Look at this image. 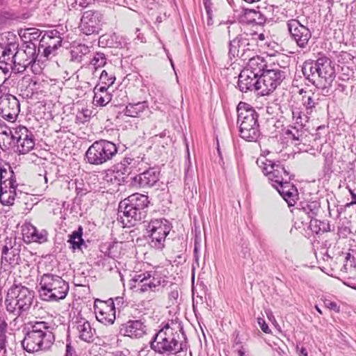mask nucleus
Returning <instances> with one entry per match:
<instances>
[{
    "mask_svg": "<svg viewBox=\"0 0 356 356\" xmlns=\"http://www.w3.org/2000/svg\"><path fill=\"white\" fill-rule=\"evenodd\" d=\"M63 38L58 31L54 29L46 32L40 40L38 51L43 49V56L49 58L54 56L58 48L61 46Z\"/></svg>",
    "mask_w": 356,
    "mask_h": 356,
    "instance_id": "a211bd4d",
    "label": "nucleus"
},
{
    "mask_svg": "<svg viewBox=\"0 0 356 356\" xmlns=\"http://www.w3.org/2000/svg\"><path fill=\"white\" fill-rule=\"evenodd\" d=\"M83 228L79 226L78 229L74 231L70 236L67 243H70V248L75 251L76 250H81L82 246L85 245L84 241L82 238Z\"/></svg>",
    "mask_w": 356,
    "mask_h": 356,
    "instance_id": "473e14b6",
    "label": "nucleus"
},
{
    "mask_svg": "<svg viewBox=\"0 0 356 356\" xmlns=\"http://www.w3.org/2000/svg\"><path fill=\"white\" fill-rule=\"evenodd\" d=\"M109 86H107L106 85H103V86H101L99 87V86H96L94 88V93L96 92H99L100 93H102V94H104V93H108L107 92V89L108 88Z\"/></svg>",
    "mask_w": 356,
    "mask_h": 356,
    "instance_id": "864d4df0",
    "label": "nucleus"
},
{
    "mask_svg": "<svg viewBox=\"0 0 356 356\" xmlns=\"http://www.w3.org/2000/svg\"><path fill=\"white\" fill-rule=\"evenodd\" d=\"M99 80L102 85L111 86L114 83L115 77L113 74L108 75L106 70H103L100 74Z\"/></svg>",
    "mask_w": 356,
    "mask_h": 356,
    "instance_id": "c03bdc74",
    "label": "nucleus"
},
{
    "mask_svg": "<svg viewBox=\"0 0 356 356\" xmlns=\"http://www.w3.org/2000/svg\"><path fill=\"white\" fill-rule=\"evenodd\" d=\"M289 187L287 191L283 192L282 197L288 203L289 206H293L298 199V190L294 185H287Z\"/></svg>",
    "mask_w": 356,
    "mask_h": 356,
    "instance_id": "58836bf2",
    "label": "nucleus"
},
{
    "mask_svg": "<svg viewBox=\"0 0 356 356\" xmlns=\"http://www.w3.org/2000/svg\"><path fill=\"white\" fill-rule=\"evenodd\" d=\"M286 26L291 40L300 48H306L312 37V32L309 29L296 19L289 20Z\"/></svg>",
    "mask_w": 356,
    "mask_h": 356,
    "instance_id": "f3484780",
    "label": "nucleus"
},
{
    "mask_svg": "<svg viewBox=\"0 0 356 356\" xmlns=\"http://www.w3.org/2000/svg\"><path fill=\"white\" fill-rule=\"evenodd\" d=\"M8 94H5V92L3 91L2 86H0V99L1 97H8Z\"/></svg>",
    "mask_w": 356,
    "mask_h": 356,
    "instance_id": "e2e57ef3",
    "label": "nucleus"
},
{
    "mask_svg": "<svg viewBox=\"0 0 356 356\" xmlns=\"http://www.w3.org/2000/svg\"><path fill=\"white\" fill-rule=\"evenodd\" d=\"M149 232L150 241L149 244L151 247L156 249H162L164 247V242L167 235L160 234L156 232L148 231Z\"/></svg>",
    "mask_w": 356,
    "mask_h": 356,
    "instance_id": "c9c22d12",
    "label": "nucleus"
},
{
    "mask_svg": "<svg viewBox=\"0 0 356 356\" xmlns=\"http://www.w3.org/2000/svg\"><path fill=\"white\" fill-rule=\"evenodd\" d=\"M160 171L155 168H150L143 173L136 176L134 181L140 188H151L159 181Z\"/></svg>",
    "mask_w": 356,
    "mask_h": 356,
    "instance_id": "5701e85b",
    "label": "nucleus"
},
{
    "mask_svg": "<svg viewBox=\"0 0 356 356\" xmlns=\"http://www.w3.org/2000/svg\"><path fill=\"white\" fill-rule=\"evenodd\" d=\"M149 204L148 196L134 193L122 200L118 206V216L127 227H134L145 218Z\"/></svg>",
    "mask_w": 356,
    "mask_h": 356,
    "instance_id": "20e7f679",
    "label": "nucleus"
},
{
    "mask_svg": "<svg viewBox=\"0 0 356 356\" xmlns=\"http://www.w3.org/2000/svg\"><path fill=\"white\" fill-rule=\"evenodd\" d=\"M324 305L325 306L336 312H339V307L337 305V304L335 302H332L330 300H324Z\"/></svg>",
    "mask_w": 356,
    "mask_h": 356,
    "instance_id": "8fccbe9b",
    "label": "nucleus"
},
{
    "mask_svg": "<svg viewBox=\"0 0 356 356\" xmlns=\"http://www.w3.org/2000/svg\"><path fill=\"white\" fill-rule=\"evenodd\" d=\"M15 127H8L4 122L0 121V148L8 149L12 146V138Z\"/></svg>",
    "mask_w": 356,
    "mask_h": 356,
    "instance_id": "c85d7f7f",
    "label": "nucleus"
},
{
    "mask_svg": "<svg viewBox=\"0 0 356 356\" xmlns=\"http://www.w3.org/2000/svg\"><path fill=\"white\" fill-rule=\"evenodd\" d=\"M16 175L10 165L0 168V202L3 205L14 204L15 197L22 191L17 188Z\"/></svg>",
    "mask_w": 356,
    "mask_h": 356,
    "instance_id": "1a4fd4ad",
    "label": "nucleus"
},
{
    "mask_svg": "<svg viewBox=\"0 0 356 356\" xmlns=\"http://www.w3.org/2000/svg\"><path fill=\"white\" fill-rule=\"evenodd\" d=\"M257 164L273 184H282L283 181L291 180L294 177L284 168L280 161H273L259 158Z\"/></svg>",
    "mask_w": 356,
    "mask_h": 356,
    "instance_id": "f8f14e48",
    "label": "nucleus"
},
{
    "mask_svg": "<svg viewBox=\"0 0 356 356\" xmlns=\"http://www.w3.org/2000/svg\"><path fill=\"white\" fill-rule=\"evenodd\" d=\"M95 312L99 322L104 325H112L115 319V302H102V307L95 308Z\"/></svg>",
    "mask_w": 356,
    "mask_h": 356,
    "instance_id": "4be33fe9",
    "label": "nucleus"
},
{
    "mask_svg": "<svg viewBox=\"0 0 356 356\" xmlns=\"http://www.w3.org/2000/svg\"><path fill=\"white\" fill-rule=\"evenodd\" d=\"M238 354L239 356H244L245 355V349L243 346H241V348L237 350Z\"/></svg>",
    "mask_w": 356,
    "mask_h": 356,
    "instance_id": "680f3d73",
    "label": "nucleus"
},
{
    "mask_svg": "<svg viewBox=\"0 0 356 356\" xmlns=\"http://www.w3.org/2000/svg\"><path fill=\"white\" fill-rule=\"evenodd\" d=\"M286 78V72L279 65L270 64L269 67L259 76L260 92L262 96L273 92Z\"/></svg>",
    "mask_w": 356,
    "mask_h": 356,
    "instance_id": "ddd939ff",
    "label": "nucleus"
},
{
    "mask_svg": "<svg viewBox=\"0 0 356 356\" xmlns=\"http://www.w3.org/2000/svg\"><path fill=\"white\" fill-rule=\"evenodd\" d=\"M19 35L22 41V46H37L35 42H31L29 33L28 32V29H24V31H20Z\"/></svg>",
    "mask_w": 356,
    "mask_h": 356,
    "instance_id": "a18cd8bd",
    "label": "nucleus"
},
{
    "mask_svg": "<svg viewBox=\"0 0 356 356\" xmlns=\"http://www.w3.org/2000/svg\"><path fill=\"white\" fill-rule=\"evenodd\" d=\"M7 328V324L1 317H0V334H6V331Z\"/></svg>",
    "mask_w": 356,
    "mask_h": 356,
    "instance_id": "6e6d98bb",
    "label": "nucleus"
},
{
    "mask_svg": "<svg viewBox=\"0 0 356 356\" xmlns=\"http://www.w3.org/2000/svg\"><path fill=\"white\" fill-rule=\"evenodd\" d=\"M23 238L26 243H44L47 241L48 233L46 230L39 231L35 227L29 225L22 229Z\"/></svg>",
    "mask_w": 356,
    "mask_h": 356,
    "instance_id": "b1692460",
    "label": "nucleus"
},
{
    "mask_svg": "<svg viewBox=\"0 0 356 356\" xmlns=\"http://www.w3.org/2000/svg\"><path fill=\"white\" fill-rule=\"evenodd\" d=\"M11 106L15 107L14 111H3V112H0V114H1L3 118L6 119L7 120L10 122H13L15 120L19 111H16V107L15 104H11Z\"/></svg>",
    "mask_w": 356,
    "mask_h": 356,
    "instance_id": "49530a36",
    "label": "nucleus"
},
{
    "mask_svg": "<svg viewBox=\"0 0 356 356\" xmlns=\"http://www.w3.org/2000/svg\"><path fill=\"white\" fill-rule=\"evenodd\" d=\"M11 104H15L16 111H19V102L14 95H8V97H1L0 99V108L2 110L1 112L14 111L15 107L11 106Z\"/></svg>",
    "mask_w": 356,
    "mask_h": 356,
    "instance_id": "f704fd0d",
    "label": "nucleus"
},
{
    "mask_svg": "<svg viewBox=\"0 0 356 356\" xmlns=\"http://www.w3.org/2000/svg\"><path fill=\"white\" fill-rule=\"evenodd\" d=\"M106 63V58L104 54L100 52H97L90 61V64L92 65L95 69L103 67Z\"/></svg>",
    "mask_w": 356,
    "mask_h": 356,
    "instance_id": "37998d69",
    "label": "nucleus"
},
{
    "mask_svg": "<svg viewBox=\"0 0 356 356\" xmlns=\"http://www.w3.org/2000/svg\"><path fill=\"white\" fill-rule=\"evenodd\" d=\"M39 52L37 46H21V48L15 51L14 60H17V65L25 70L35 63Z\"/></svg>",
    "mask_w": 356,
    "mask_h": 356,
    "instance_id": "6ab92c4d",
    "label": "nucleus"
},
{
    "mask_svg": "<svg viewBox=\"0 0 356 356\" xmlns=\"http://www.w3.org/2000/svg\"><path fill=\"white\" fill-rule=\"evenodd\" d=\"M350 195H351L352 201L349 204L350 205L355 204H356V194L354 192H353L352 191H350Z\"/></svg>",
    "mask_w": 356,
    "mask_h": 356,
    "instance_id": "bf43d9fd",
    "label": "nucleus"
},
{
    "mask_svg": "<svg viewBox=\"0 0 356 356\" xmlns=\"http://www.w3.org/2000/svg\"><path fill=\"white\" fill-rule=\"evenodd\" d=\"M119 332L124 336L139 339L146 334L147 326L142 320H129L120 325Z\"/></svg>",
    "mask_w": 356,
    "mask_h": 356,
    "instance_id": "aec40b11",
    "label": "nucleus"
},
{
    "mask_svg": "<svg viewBox=\"0 0 356 356\" xmlns=\"http://www.w3.org/2000/svg\"><path fill=\"white\" fill-rule=\"evenodd\" d=\"M247 60H248V65L244 69L248 70L257 77L261 76V74H264L266 70L269 67L266 60L259 56H256V54L252 58H248Z\"/></svg>",
    "mask_w": 356,
    "mask_h": 356,
    "instance_id": "a878e982",
    "label": "nucleus"
},
{
    "mask_svg": "<svg viewBox=\"0 0 356 356\" xmlns=\"http://www.w3.org/2000/svg\"><path fill=\"white\" fill-rule=\"evenodd\" d=\"M207 15V25L211 26L213 24V20H212V11L211 9L209 8V6L207 4V3H204Z\"/></svg>",
    "mask_w": 356,
    "mask_h": 356,
    "instance_id": "603ef678",
    "label": "nucleus"
},
{
    "mask_svg": "<svg viewBox=\"0 0 356 356\" xmlns=\"http://www.w3.org/2000/svg\"><path fill=\"white\" fill-rule=\"evenodd\" d=\"M117 152L118 148L115 143L106 140H99L89 147L85 156L87 163L99 165L111 160Z\"/></svg>",
    "mask_w": 356,
    "mask_h": 356,
    "instance_id": "9d476101",
    "label": "nucleus"
},
{
    "mask_svg": "<svg viewBox=\"0 0 356 356\" xmlns=\"http://www.w3.org/2000/svg\"><path fill=\"white\" fill-rule=\"evenodd\" d=\"M179 296L177 290H173L169 293V298L170 299L177 300Z\"/></svg>",
    "mask_w": 356,
    "mask_h": 356,
    "instance_id": "13d9d810",
    "label": "nucleus"
},
{
    "mask_svg": "<svg viewBox=\"0 0 356 356\" xmlns=\"http://www.w3.org/2000/svg\"><path fill=\"white\" fill-rule=\"evenodd\" d=\"M28 32L29 33L31 42H35V41H38V38L42 34V31L40 29L35 28H29Z\"/></svg>",
    "mask_w": 356,
    "mask_h": 356,
    "instance_id": "09e8293b",
    "label": "nucleus"
},
{
    "mask_svg": "<svg viewBox=\"0 0 356 356\" xmlns=\"http://www.w3.org/2000/svg\"><path fill=\"white\" fill-rule=\"evenodd\" d=\"M147 108L148 104L145 101L129 103L124 110V113L129 117L138 118Z\"/></svg>",
    "mask_w": 356,
    "mask_h": 356,
    "instance_id": "7c9ffc66",
    "label": "nucleus"
},
{
    "mask_svg": "<svg viewBox=\"0 0 356 356\" xmlns=\"http://www.w3.org/2000/svg\"><path fill=\"white\" fill-rule=\"evenodd\" d=\"M293 120L295 121V124L297 127L304 128L305 122L308 120L309 115H302V111L299 108H295L292 111Z\"/></svg>",
    "mask_w": 356,
    "mask_h": 356,
    "instance_id": "ea45409f",
    "label": "nucleus"
},
{
    "mask_svg": "<svg viewBox=\"0 0 356 356\" xmlns=\"http://www.w3.org/2000/svg\"><path fill=\"white\" fill-rule=\"evenodd\" d=\"M181 332L184 334L183 328L173 323L163 325L157 331L149 342L150 348L156 353L170 355L187 350L186 342L181 341Z\"/></svg>",
    "mask_w": 356,
    "mask_h": 356,
    "instance_id": "f257e3e1",
    "label": "nucleus"
},
{
    "mask_svg": "<svg viewBox=\"0 0 356 356\" xmlns=\"http://www.w3.org/2000/svg\"><path fill=\"white\" fill-rule=\"evenodd\" d=\"M113 356H127L123 352H116Z\"/></svg>",
    "mask_w": 356,
    "mask_h": 356,
    "instance_id": "774afa93",
    "label": "nucleus"
},
{
    "mask_svg": "<svg viewBox=\"0 0 356 356\" xmlns=\"http://www.w3.org/2000/svg\"><path fill=\"white\" fill-rule=\"evenodd\" d=\"M90 51L88 46L82 44L72 47L71 49L72 60L76 62H81L82 57Z\"/></svg>",
    "mask_w": 356,
    "mask_h": 356,
    "instance_id": "e433bc0d",
    "label": "nucleus"
},
{
    "mask_svg": "<svg viewBox=\"0 0 356 356\" xmlns=\"http://www.w3.org/2000/svg\"><path fill=\"white\" fill-rule=\"evenodd\" d=\"M237 113L240 136L247 141H257L260 136L258 113L251 105L242 102L237 106Z\"/></svg>",
    "mask_w": 356,
    "mask_h": 356,
    "instance_id": "423d86ee",
    "label": "nucleus"
},
{
    "mask_svg": "<svg viewBox=\"0 0 356 356\" xmlns=\"http://www.w3.org/2000/svg\"><path fill=\"white\" fill-rule=\"evenodd\" d=\"M347 264L349 263L350 266H356V262L354 261V257H352L350 254H348L346 256Z\"/></svg>",
    "mask_w": 356,
    "mask_h": 356,
    "instance_id": "4d7b16f0",
    "label": "nucleus"
},
{
    "mask_svg": "<svg viewBox=\"0 0 356 356\" xmlns=\"http://www.w3.org/2000/svg\"><path fill=\"white\" fill-rule=\"evenodd\" d=\"M300 355H302V356H308L307 355V349L305 348H301L300 349Z\"/></svg>",
    "mask_w": 356,
    "mask_h": 356,
    "instance_id": "0e129e2a",
    "label": "nucleus"
},
{
    "mask_svg": "<svg viewBox=\"0 0 356 356\" xmlns=\"http://www.w3.org/2000/svg\"><path fill=\"white\" fill-rule=\"evenodd\" d=\"M318 98L314 97V93H307L305 92V95L302 97V103L307 115H311L316 112V107L318 104Z\"/></svg>",
    "mask_w": 356,
    "mask_h": 356,
    "instance_id": "72a5a7b5",
    "label": "nucleus"
},
{
    "mask_svg": "<svg viewBox=\"0 0 356 356\" xmlns=\"http://www.w3.org/2000/svg\"><path fill=\"white\" fill-rule=\"evenodd\" d=\"M34 294L33 291L21 283L14 282L9 288L5 303L7 312L15 316L14 321L29 313L33 304Z\"/></svg>",
    "mask_w": 356,
    "mask_h": 356,
    "instance_id": "39448f33",
    "label": "nucleus"
},
{
    "mask_svg": "<svg viewBox=\"0 0 356 356\" xmlns=\"http://www.w3.org/2000/svg\"><path fill=\"white\" fill-rule=\"evenodd\" d=\"M39 293L46 301H58L64 299L69 291V284L60 276L45 273L40 280Z\"/></svg>",
    "mask_w": 356,
    "mask_h": 356,
    "instance_id": "0eeeda50",
    "label": "nucleus"
},
{
    "mask_svg": "<svg viewBox=\"0 0 356 356\" xmlns=\"http://www.w3.org/2000/svg\"><path fill=\"white\" fill-rule=\"evenodd\" d=\"M18 45L15 43H8L4 48H2L1 55L0 56V63L5 64L12 67L13 65H17V60H14L15 57V51Z\"/></svg>",
    "mask_w": 356,
    "mask_h": 356,
    "instance_id": "bb28decb",
    "label": "nucleus"
},
{
    "mask_svg": "<svg viewBox=\"0 0 356 356\" xmlns=\"http://www.w3.org/2000/svg\"><path fill=\"white\" fill-rule=\"evenodd\" d=\"M111 100V96L109 93H100L95 92L93 97V104L95 106H104Z\"/></svg>",
    "mask_w": 356,
    "mask_h": 356,
    "instance_id": "a19ab883",
    "label": "nucleus"
},
{
    "mask_svg": "<svg viewBox=\"0 0 356 356\" xmlns=\"http://www.w3.org/2000/svg\"><path fill=\"white\" fill-rule=\"evenodd\" d=\"M20 251V245L17 244L16 238L6 237L1 248V266L13 268L19 265L21 261Z\"/></svg>",
    "mask_w": 356,
    "mask_h": 356,
    "instance_id": "2eb2a0df",
    "label": "nucleus"
},
{
    "mask_svg": "<svg viewBox=\"0 0 356 356\" xmlns=\"http://www.w3.org/2000/svg\"><path fill=\"white\" fill-rule=\"evenodd\" d=\"M23 332L22 346L27 353L45 351L54 341V335L45 321H30L25 324Z\"/></svg>",
    "mask_w": 356,
    "mask_h": 356,
    "instance_id": "f03ea898",
    "label": "nucleus"
},
{
    "mask_svg": "<svg viewBox=\"0 0 356 356\" xmlns=\"http://www.w3.org/2000/svg\"><path fill=\"white\" fill-rule=\"evenodd\" d=\"M298 211L306 214L309 218L313 219L320 211V203L317 201L301 202Z\"/></svg>",
    "mask_w": 356,
    "mask_h": 356,
    "instance_id": "2f4dec72",
    "label": "nucleus"
},
{
    "mask_svg": "<svg viewBox=\"0 0 356 356\" xmlns=\"http://www.w3.org/2000/svg\"><path fill=\"white\" fill-rule=\"evenodd\" d=\"M191 161H188V166L187 168V169L186 170V176H188L190 175V172H191Z\"/></svg>",
    "mask_w": 356,
    "mask_h": 356,
    "instance_id": "69168bd1",
    "label": "nucleus"
},
{
    "mask_svg": "<svg viewBox=\"0 0 356 356\" xmlns=\"http://www.w3.org/2000/svg\"><path fill=\"white\" fill-rule=\"evenodd\" d=\"M291 180L283 181L282 184H273V186L277 190L280 195H283V192L287 191L289 187H287V185H293L290 182Z\"/></svg>",
    "mask_w": 356,
    "mask_h": 356,
    "instance_id": "de8ad7c7",
    "label": "nucleus"
},
{
    "mask_svg": "<svg viewBox=\"0 0 356 356\" xmlns=\"http://www.w3.org/2000/svg\"><path fill=\"white\" fill-rule=\"evenodd\" d=\"M257 38L248 33L238 35L229 42V56L247 60L257 54Z\"/></svg>",
    "mask_w": 356,
    "mask_h": 356,
    "instance_id": "9b49d317",
    "label": "nucleus"
},
{
    "mask_svg": "<svg viewBox=\"0 0 356 356\" xmlns=\"http://www.w3.org/2000/svg\"><path fill=\"white\" fill-rule=\"evenodd\" d=\"M65 356H76L74 349L71 346L70 343L66 346V353Z\"/></svg>",
    "mask_w": 356,
    "mask_h": 356,
    "instance_id": "5fc2aeb1",
    "label": "nucleus"
},
{
    "mask_svg": "<svg viewBox=\"0 0 356 356\" xmlns=\"http://www.w3.org/2000/svg\"><path fill=\"white\" fill-rule=\"evenodd\" d=\"M99 44L111 48H122L125 42L120 36L115 33H113L101 35L99 38Z\"/></svg>",
    "mask_w": 356,
    "mask_h": 356,
    "instance_id": "cd10ccee",
    "label": "nucleus"
},
{
    "mask_svg": "<svg viewBox=\"0 0 356 356\" xmlns=\"http://www.w3.org/2000/svg\"><path fill=\"white\" fill-rule=\"evenodd\" d=\"M234 345H240L241 343V341L238 337V333L236 334V337L234 339Z\"/></svg>",
    "mask_w": 356,
    "mask_h": 356,
    "instance_id": "052dcab7",
    "label": "nucleus"
},
{
    "mask_svg": "<svg viewBox=\"0 0 356 356\" xmlns=\"http://www.w3.org/2000/svg\"><path fill=\"white\" fill-rule=\"evenodd\" d=\"M310 227H311V229L312 230V232H314L316 234H318L320 232H327V228L329 227V225L325 224L323 222L317 220L314 218L313 219H311Z\"/></svg>",
    "mask_w": 356,
    "mask_h": 356,
    "instance_id": "79ce46f5",
    "label": "nucleus"
},
{
    "mask_svg": "<svg viewBox=\"0 0 356 356\" xmlns=\"http://www.w3.org/2000/svg\"><path fill=\"white\" fill-rule=\"evenodd\" d=\"M75 324L79 339L86 342H92L95 330L92 328L89 321L81 317L76 318Z\"/></svg>",
    "mask_w": 356,
    "mask_h": 356,
    "instance_id": "393cba45",
    "label": "nucleus"
},
{
    "mask_svg": "<svg viewBox=\"0 0 356 356\" xmlns=\"http://www.w3.org/2000/svg\"><path fill=\"white\" fill-rule=\"evenodd\" d=\"M302 71L305 79L316 88L327 92L335 79V70L327 57H320L316 60H307L303 64Z\"/></svg>",
    "mask_w": 356,
    "mask_h": 356,
    "instance_id": "7ed1b4c3",
    "label": "nucleus"
},
{
    "mask_svg": "<svg viewBox=\"0 0 356 356\" xmlns=\"http://www.w3.org/2000/svg\"><path fill=\"white\" fill-rule=\"evenodd\" d=\"M258 323L260 325V327H261V330L264 332H265V333H270V330L268 327V325H267V323H266V321L263 318H258Z\"/></svg>",
    "mask_w": 356,
    "mask_h": 356,
    "instance_id": "3c124183",
    "label": "nucleus"
},
{
    "mask_svg": "<svg viewBox=\"0 0 356 356\" xmlns=\"http://www.w3.org/2000/svg\"><path fill=\"white\" fill-rule=\"evenodd\" d=\"M168 283L165 275L157 270L145 271L136 274L130 280L131 289L143 293L148 291L156 292Z\"/></svg>",
    "mask_w": 356,
    "mask_h": 356,
    "instance_id": "6e6552de",
    "label": "nucleus"
},
{
    "mask_svg": "<svg viewBox=\"0 0 356 356\" xmlns=\"http://www.w3.org/2000/svg\"><path fill=\"white\" fill-rule=\"evenodd\" d=\"M122 302H123V301H122V298H121V297H117V298H115V303H116L117 305H119L120 303H122Z\"/></svg>",
    "mask_w": 356,
    "mask_h": 356,
    "instance_id": "338daca9",
    "label": "nucleus"
},
{
    "mask_svg": "<svg viewBox=\"0 0 356 356\" xmlns=\"http://www.w3.org/2000/svg\"><path fill=\"white\" fill-rule=\"evenodd\" d=\"M12 145L17 146L19 154H26L33 149L35 138L33 132L22 125L14 128Z\"/></svg>",
    "mask_w": 356,
    "mask_h": 356,
    "instance_id": "4468645a",
    "label": "nucleus"
},
{
    "mask_svg": "<svg viewBox=\"0 0 356 356\" xmlns=\"http://www.w3.org/2000/svg\"><path fill=\"white\" fill-rule=\"evenodd\" d=\"M286 134L289 138L292 139L296 141L294 143L296 145L300 143L303 139V136L305 134V131L303 128H300L299 127L295 126L291 127L290 129H287L286 131Z\"/></svg>",
    "mask_w": 356,
    "mask_h": 356,
    "instance_id": "4c0bfd02",
    "label": "nucleus"
},
{
    "mask_svg": "<svg viewBox=\"0 0 356 356\" xmlns=\"http://www.w3.org/2000/svg\"><path fill=\"white\" fill-rule=\"evenodd\" d=\"M259 77L243 69L238 75V88L242 92L255 90L259 94L260 89Z\"/></svg>",
    "mask_w": 356,
    "mask_h": 356,
    "instance_id": "412c9836",
    "label": "nucleus"
},
{
    "mask_svg": "<svg viewBox=\"0 0 356 356\" xmlns=\"http://www.w3.org/2000/svg\"><path fill=\"white\" fill-rule=\"evenodd\" d=\"M147 231H153L160 233V234L168 235L170 231V225L165 219L152 220L147 226Z\"/></svg>",
    "mask_w": 356,
    "mask_h": 356,
    "instance_id": "c756f323",
    "label": "nucleus"
},
{
    "mask_svg": "<svg viewBox=\"0 0 356 356\" xmlns=\"http://www.w3.org/2000/svg\"><path fill=\"white\" fill-rule=\"evenodd\" d=\"M103 15L98 11H85L79 25V31L86 35H97L102 30Z\"/></svg>",
    "mask_w": 356,
    "mask_h": 356,
    "instance_id": "dca6fc26",
    "label": "nucleus"
}]
</instances>
